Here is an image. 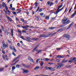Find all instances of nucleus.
<instances>
[{
    "mask_svg": "<svg viewBox=\"0 0 76 76\" xmlns=\"http://www.w3.org/2000/svg\"><path fill=\"white\" fill-rule=\"evenodd\" d=\"M63 31V28H62L59 29V30L58 31Z\"/></svg>",
    "mask_w": 76,
    "mask_h": 76,
    "instance_id": "de8ad7c7",
    "label": "nucleus"
},
{
    "mask_svg": "<svg viewBox=\"0 0 76 76\" xmlns=\"http://www.w3.org/2000/svg\"><path fill=\"white\" fill-rule=\"evenodd\" d=\"M39 69V67L38 66H37L35 68V70H38Z\"/></svg>",
    "mask_w": 76,
    "mask_h": 76,
    "instance_id": "a211bd4d",
    "label": "nucleus"
},
{
    "mask_svg": "<svg viewBox=\"0 0 76 76\" xmlns=\"http://www.w3.org/2000/svg\"><path fill=\"white\" fill-rule=\"evenodd\" d=\"M21 9H21H17V10H18V12H21V10H20Z\"/></svg>",
    "mask_w": 76,
    "mask_h": 76,
    "instance_id": "c9c22d12",
    "label": "nucleus"
},
{
    "mask_svg": "<svg viewBox=\"0 0 76 76\" xmlns=\"http://www.w3.org/2000/svg\"><path fill=\"white\" fill-rule=\"evenodd\" d=\"M12 13L14 15H16V13L15 11H13L12 12Z\"/></svg>",
    "mask_w": 76,
    "mask_h": 76,
    "instance_id": "2f4dec72",
    "label": "nucleus"
},
{
    "mask_svg": "<svg viewBox=\"0 0 76 76\" xmlns=\"http://www.w3.org/2000/svg\"><path fill=\"white\" fill-rule=\"evenodd\" d=\"M40 15L41 16H42V15H44V14L43 13H40Z\"/></svg>",
    "mask_w": 76,
    "mask_h": 76,
    "instance_id": "052dcab7",
    "label": "nucleus"
},
{
    "mask_svg": "<svg viewBox=\"0 0 76 76\" xmlns=\"http://www.w3.org/2000/svg\"><path fill=\"white\" fill-rule=\"evenodd\" d=\"M16 67L17 68V69H18V68H19V67H20V65H17L16 66Z\"/></svg>",
    "mask_w": 76,
    "mask_h": 76,
    "instance_id": "7c9ffc66",
    "label": "nucleus"
},
{
    "mask_svg": "<svg viewBox=\"0 0 76 76\" xmlns=\"http://www.w3.org/2000/svg\"><path fill=\"white\" fill-rule=\"evenodd\" d=\"M5 6H6V4H5V3L3 2L2 3V7H5Z\"/></svg>",
    "mask_w": 76,
    "mask_h": 76,
    "instance_id": "393cba45",
    "label": "nucleus"
},
{
    "mask_svg": "<svg viewBox=\"0 0 76 76\" xmlns=\"http://www.w3.org/2000/svg\"><path fill=\"white\" fill-rule=\"evenodd\" d=\"M65 7V6H64L61 9L59 10V11L60 12V11H61V10H62V9H64V7Z\"/></svg>",
    "mask_w": 76,
    "mask_h": 76,
    "instance_id": "c85d7f7f",
    "label": "nucleus"
},
{
    "mask_svg": "<svg viewBox=\"0 0 76 76\" xmlns=\"http://www.w3.org/2000/svg\"><path fill=\"white\" fill-rule=\"evenodd\" d=\"M67 61H68V60H63L62 61V63H67Z\"/></svg>",
    "mask_w": 76,
    "mask_h": 76,
    "instance_id": "412c9836",
    "label": "nucleus"
},
{
    "mask_svg": "<svg viewBox=\"0 0 76 76\" xmlns=\"http://www.w3.org/2000/svg\"><path fill=\"white\" fill-rule=\"evenodd\" d=\"M1 29L2 31H4V28H3V26H2L1 27Z\"/></svg>",
    "mask_w": 76,
    "mask_h": 76,
    "instance_id": "5fc2aeb1",
    "label": "nucleus"
},
{
    "mask_svg": "<svg viewBox=\"0 0 76 76\" xmlns=\"http://www.w3.org/2000/svg\"><path fill=\"white\" fill-rule=\"evenodd\" d=\"M71 10H72V8H71L69 10V12H71Z\"/></svg>",
    "mask_w": 76,
    "mask_h": 76,
    "instance_id": "338daca9",
    "label": "nucleus"
},
{
    "mask_svg": "<svg viewBox=\"0 0 76 76\" xmlns=\"http://www.w3.org/2000/svg\"><path fill=\"white\" fill-rule=\"evenodd\" d=\"M48 64H50V65H52L53 64V63L51 62H49L48 63Z\"/></svg>",
    "mask_w": 76,
    "mask_h": 76,
    "instance_id": "37998d69",
    "label": "nucleus"
},
{
    "mask_svg": "<svg viewBox=\"0 0 76 76\" xmlns=\"http://www.w3.org/2000/svg\"><path fill=\"white\" fill-rule=\"evenodd\" d=\"M36 51L37 52L36 54H38V53H39L41 51V50H36Z\"/></svg>",
    "mask_w": 76,
    "mask_h": 76,
    "instance_id": "2eb2a0df",
    "label": "nucleus"
},
{
    "mask_svg": "<svg viewBox=\"0 0 76 76\" xmlns=\"http://www.w3.org/2000/svg\"><path fill=\"white\" fill-rule=\"evenodd\" d=\"M25 38H26L25 39V40H26L27 41H29V37L27 36H26L25 37Z\"/></svg>",
    "mask_w": 76,
    "mask_h": 76,
    "instance_id": "4468645a",
    "label": "nucleus"
},
{
    "mask_svg": "<svg viewBox=\"0 0 76 76\" xmlns=\"http://www.w3.org/2000/svg\"><path fill=\"white\" fill-rule=\"evenodd\" d=\"M20 38H22L23 39V40H25V39L23 38V37H22V36H19Z\"/></svg>",
    "mask_w": 76,
    "mask_h": 76,
    "instance_id": "bb28decb",
    "label": "nucleus"
},
{
    "mask_svg": "<svg viewBox=\"0 0 76 76\" xmlns=\"http://www.w3.org/2000/svg\"><path fill=\"white\" fill-rule=\"evenodd\" d=\"M49 17L48 16H47L46 18L45 19L46 20H48L49 19Z\"/></svg>",
    "mask_w": 76,
    "mask_h": 76,
    "instance_id": "f704fd0d",
    "label": "nucleus"
},
{
    "mask_svg": "<svg viewBox=\"0 0 76 76\" xmlns=\"http://www.w3.org/2000/svg\"><path fill=\"white\" fill-rule=\"evenodd\" d=\"M21 66H23V67H28V66H27L24 64H23V63H22L21 64Z\"/></svg>",
    "mask_w": 76,
    "mask_h": 76,
    "instance_id": "6ab92c4d",
    "label": "nucleus"
},
{
    "mask_svg": "<svg viewBox=\"0 0 76 76\" xmlns=\"http://www.w3.org/2000/svg\"><path fill=\"white\" fill-rule=\"evenodd\" d=\"M12 54L14 55V56H16V54H15V53H14V52H13L12 53Z\"/></svg>",
    "mask_w": 76,
    "mask_h": 76,
    "instance_id": "bf43d9fd",
    "label": "nucleus"
},
{
    "mask_svg": "<svg viewBox=\"0 0 76 76\" xmlns=\"http://www.w3.org/2000/svg\"><path fill=\"white\" fill-rule=\"evenodd\" d=\"M75 60H76V57H74L73 58H72L70 60L69 62V63H72L73 61H74Z\"/></svg>",
    "mask_w": 76,
    "mask_h": 76,
    "instance_id": "423d86ee",
    "label": "nucleus"
},
{
    "mask_svg": "<svg viewBox=\"0 0 76 76\" xmlns=\"http://www.w3.org/2000/svg\"><path fill=\"white\" fill-rule=\"evenodd\" d=\"M10 9H12V4H11L10 5Z\"/></svg>",
    "mask_w": 76,
    "mask_h": 76,
    "instance_id": "a18cd8bd",
    "label": "nucleus"
},
{
    "mask_svg": "<svg viewBox=\"0 0 76 76\" xmlns=\"http://www.w3.org/2000/svg\"><path fill=\"white\" fill-rule=\"evenodd\" d=\"M13 49H14V51H15V52H16V50L15 48L14 47L13 48Z\"/></svg>",
    "mask_w": 76,
    "mask_h": 76,
    "instance_id": "3c124183",
    "label": "nucleus"
},
{
    "mask_svg": "<svg viewBox=\"0 0 76 76\" xmlns=\"http://www.w3.org/2000/svg\"><path fill=\"white\" fill-rule=\"evenodd\" d=\"M12 70H14V69H16V68L15 66H13L12 67Z\"/></svg>",
    "mask_w": 76,
    "mask_h": 76,
    "instance_id": "c03bdc74",
    "label": "nucleus"
},
{
    "mask_svg": "<svg viewBox=\"0 0 76 76\" xmlns=\"http://www.w3.org/2000/svg\"><path fill=\"white\" fill-rule=\"evenodd\" d=\"M13 30L12 29H11V36H12V37H13Z\"/></svg>",
    "mask_w": 76,
    "mask_h": 76,
    "instance_id": "4be33fe9",
    "label": "nucleus"
},
{
    "mask_svg": "<svg viewBox=\"0 0 76 76\" xmlns=\"http://www.w3.org/2000/svg\"><path fill=\"white\" fill-rule=\"evenodd\" d=\"M56 58H61V56L60 55H58L56 57Z\"/></svg>",
    "mask_w": 76,
    "mask_h": 76,
    "instance_id": "72a5a7b5",
    "label": "nucleus"
},
{
    "mask_svg": "<svg viewBox=\"0 0 76 76\" xmlns=\"http://www.w3.org/2000/svg\"><path fill=\"white\" fill-rule=\"evenodd\" d=\"M21 21H23V22H25V20H24V19L23 18H21Z\"/></svg>",
    "mask_w": 76,
    "mask_h": 76,
    "instance_id": "58836bf2",
    "label": "nucleus"
},
{
    "mask_svg": "<svg viewBox=\"0 0 76 76\" xmlns=\"http://www.w3.org/2000/svg\"><path fill=\"white\" fill-rule=\"evenodd\" d=\"M4 11L6 15H7V11L5 10H4Z\"/></svg>",
    "mask_w": 76,
    "mask_h": 76,
    "instance_id": "6e6d98bb",
    "label": "nucleus"
},
{
    "mask_svg": "<svg viewBox=\"0 0 76 76\" xmlns=\"http://www.w3.org/2000/svg\"><path fill=\"white\" fill-rule=\"evenodd\" d=\"M20 38H22L23 39V40H25V39L23 38V37H22V36H19Z\"/></svg>",
    "mask_w": 76,
    "mask_h": 76,
    "instance_id": "a878e982",
    "label": "nucleus"
},
{
    "mask_svg": "<svg viewBox=\"0 0 76 76\" xmlns=\"http://www.w3.org/2000/svg\"><path fill=\"white\" fill-rule=\"evenodd\" d=\"M39 7L37 8V10L36 11V12H38V10H39Z\"/></svg>",
    "mask_w": 76,
    "mask_h": 76,
    "instance_id": "09e8293b",
    "label": "nucleus"
},
{
    "mask_svg": "<svg viewBox=\"0 0 76 76\" xmlns=\"http://www.w3.org/2000/svg\"><path fill=\"white\" fill-rule=\"evenodd\" d=\"M56 33H57V32H56L54 33H51H51L50 32L48 33V37H51V36H53V35H54L56 34Z\"/></svg>",
    "mask_w": 76,
    "mask_h": 76,
    "instance_id": "20e7f679",
    "label": "nucleus"
},
{
    "mask_svg": "<svg viewBox=\"0 0 76 76\" xmlns=\"http://www.w3.org/2000/svg\"><path fill=\"white\" fill-rule=\"evenodd\" d=\"M63 37H65V38H70V36L69 35H65L63 36Z\"/></svg>",
    "mask_w": 76,
    "mask_h": 76,
    "instance_id": "39448f33",
    "label": "nucleus"
},
{
    "mask_svg": "<svg viewBox=\"0 0 76 76\" xmlns=\"http://www.w3.org/2000/svg\"><path fill=\"white\" fill-rule=\"evenodd\" d=\"M9 48H10V49H11V50H13V48H12V46H10L9 47Z\"/></svg>",
    "mask_w": 76,
    "mask_h": 76,
    "instance_id": "8fccbe9b",
    "label": "nucleus"
},
{
    "mask_svg": "<svg viewBox=\"0 0 76 76\" xmlns=\"http://www.w3.org/2000/svg\"><path fill=\"white\" fill-rule=\"evenodd\" d=\"M58 65H59V66H60L61 67V66H64V64H63V62L59 63V64H58Z\"/></svg>",
    "mask_w": 76,
    "mask_h": 76,
    "instance_id": "9d476101",
    "label": "nucleus"
},
{
    "mask_svg": "<svg viewBox=\"0 0 76 76\" xmlns=\"http://www.w3.org/2000/svg\"><path fill=\"white\" fill-rule=\"evenodd\" d=\"M33 40H34V41H37V40L38 39V38L35 39V38H33Z\"/></svg>",
    "mask_w": 76,
    "mask_h": 76,
    "instance_id": "e433bc0d",
    "label": "nucleus"
},
{
    "mask_svg": "<svg viewBox=\"0 0 76 76\" xmlns=\"http://www.w3.org/2000/svg\"><path fill=\"white\" fill-rule=\"evenodd\" d=\"M64 56H61V58H64Z\"/></svg>",
    "mask_w": 76,
    "mask_h": 76,
    "instance_id": "774afa93",
    "label": "nucleus"
},
{
    "mask_svg": "<svg viewBox=\"0 0 76 76\" xmlns=\"http://www.w3.org/2000/svg\"><path fill=\"white\" fill-rule=\"evenodd\" d=\"M53 4H54V3H51L50 5V6H51Z\"/></svg>",
    "mask_w": 76,
    "mask_h": 76,
    "instance_id": "864d4df0",
    "label": "nucleus"
},
{
    "mask_svg": "<svg viewBox=\"0 0 76 76\" xmlns=\"http://www.w3.org/2000/svg\"><path fill=\"white\" fill-rule=\"evenodd\" d=\"M45 67V69H46L47 70H48V69H49V67H48L47 66H46Z\"/></svg>",
    "mask_w": 76,
    "mask_h": 76,
    "instance_id": "4c0bfd02",
    "label": "nucleus"
},
{
    "mask_svg": "<svg viewBox=\"0 0 76 76\" xmlns=\"http://www.w3.org/2000/svg\"><path fill=\"white\" fill-rule=\"evenodd\" d=\"M68 19V18H66V17H65L64 18H63V20H62V23L64 24H65V25H67V24H68L70 22V20Z\"/></svg>",
    "mask_w": 76,
    "mask_h": 76,
    "instance_id": "f257e3e1",
    "label": "nucleus"
},
{
    "mask_svg": "<svg viewBox=\"0 0 76 76\" xmlns=\"http://www.w3.org/2000/svg\"><path fill=\"white\" fill-rule=\"evenodd\" d=\"M23 73H26L28 72V71L25 69H23Z\"/></svg>",
    "mask_w": 76,
    "mask_h": 76,
    "instance_id": "f3484780",
    "label": "nucleus"
},
{
    "mask_svg": "<svg viewBox=\"0 0 76 76\" xmlns=\"http://www.w3.org/2000/svg\"><path fill=\"white\" fill-rule=\"evenodd\" d=\"M47 38L48 37V34H45L40 35V36H39V38Z\"/></svg>",
    "mask_w": 76,
    "mask_h": 76,
    "instance_id": "f03ea898",
    "label": "nucleus"
},
{
    "mask_svg": "<svg viewBox=\"0 0 76 76\" xmlns=\"http://www.w3.org/2000/svg\"><path fill=\"white\" fill-rule=\"evenodd\" d=\"M12 10H15V8H12Z\"/></svg>",
    "mask_w": 76,
    "mask_h": 76,
    "instance_id": "680f3d73",
    "label": "nucleus"
},
{
    "mask_svg": "<svg viewBox=\"0 0 76 76\" xmlns=\"http://www.w3.org/2000/svg\"><path fill=\"white\" fill-rule=\"evenodd\" d=\"M2 53H3V54H5V52L3 50H2Z\"/></svg>",
    "mask_w": 76,
    "mask_h": 76,
    "instance_id": "603ef678",
    "label": "nucleus"
},
{
    "mask_svg": "<svg viewBox=\"0 0 76 76\" xmlns=\"http://www.w3.org/2000/svg\"><path fill=\"white\" fill-rule=\"evenodd\" d=\"M60 12V11L59 10V9L58 8L56 11V12H57V13H58V12Z\"/></svg>",
    "mask_w": 76,
    "mask_h": 76,
    "instance_id": "49530a36",
    "label": "nucleus"
},
{
    "mask_svg": "<svg viewBox=\"0 0 76 76\" xmlns=\"http://www.w3.org/2000/svg\"><path fill=\"white\" fill-rule=\"evenodd\" d=\"M7 41L10 43L11 42V41H10V40H7Z\"/></svg>",
    "mask_w": 76,
    "mask_h": 76,
    "instance_id": "e2e57ef3",
    "label": "nucleus"
},
{
    "mask_svg": "<svg viewBox=\"0 0 76 76\" xmlns=\"http://www.w3.org/2000/svg\"><path fill=\"white\" fill-rule=\"evenodd\" d=\"M73 24V23H71L69 26L67 28V29H69L71 26H72V25Z\"/></svg>",
    "mask_w": 76,
    "mask_h": 76,
    "instance_id": "f8f14e48",
    "label": "nucleus"
},
{
    "mask_svg": "<svg viewBox=\"0 0 76 76\" xmlns=\"http://www.w3.org/2000/svg\"><path fill=\"white\" fill-rule=\"evenodd\" d=\"M45 60H46V61H49V60H50V59L48 58H45Z\"/></svg>",
    "mask_w": 76,
    "mask_h": 76,
    "instance_id": "a19ab883",
    "label": "nucleus"
},
{
    "mask_svg": "<svg viewBox=\"0 0 76 76\" xmlns=\"http://www.w3.org/2000/svg\"><path fill=\"white\" fill-rule=\"evenodd\" d=\"M55 27H50L49 28V29H55Z\"/></svg>",
    "mask_w": 76,
    "mask_h": 76,
    "instance_id": "473e14b6",
    "label": "nucleus"
},
{
    "mask_svg": "<svg viewBox=\"0 0 76 76\" xmlns=\"http://www.w3.org/2000/svg\"><path fill=\"white\" fill-rule=\"evenodd\" d=\"M2 44L4 46V47H5V48H7V47H8V44H5L4 43V41H2Z\"/></svg>",
    "mask_w": 76,
    "mask_h": 76,
    "instance_id": "7ed1b4c3",
    "label": "nucleus"
},
{
    "mask_svg": "<svg viewBox=\"0 0 76 76\" xmlns=\"http://www.w3.org/2000/svg\"><path fill=\"white\" fill-rule=\"evenodd\" d=\"M20 55H19V56H17V57H16V58L18 59L19 58V57H20Z\"/></svg>",
    "mask_w": 76,
    "mask_h": 76,
    "instance_id": "13d9d810",
    "label": "nucleus"
},
{
    "mask_svg": "<svg viewBox=\"0 0 76 76\" xmlns=\"http://www.w3.org/2000/svg\"><path fill=\"white\" fill-rule=\"evenodd\" d=\"M61 67V66H55V68H56L57 69H60Z\"/></svg>",
    "mask_w": 76,
    "mask_h": 76,
    "instance_id": "dca6fc26",
    "label": "nucleus"
},
{
    "mask_svg": "<svg viewBox=\"0 0 76 76\" xmlns=\"http://www.w3.org/2000/svg\"><path fill=\"white\" fill-rule=\"evenodd\" d=\"M29 60L31 62H33V63H34V60H33V59H32V58H31L30 57H29Z\"/></svg>",
    "mask_w": 76,
    "mask_h": 76,
    "instance_id": "9b49d317",
    "label": "nucleus"
},
{
    "mask_svg": "<svg viewBox=\"0 0 76 76\" xmlns=\"http://www.w3.org/2000/svg\"><path fill=\"white\" fill-rule=\"evenodd\" d=\"M49 70H51L52 71H54V68H51L49 67Z\"/></svg>",
    "mask_w": 76,
    "mask_h": 76,
    "instance_id": "aec40b11",
    "label": "nucleus"
},
{
    "mask_svg": "<svg viewBox=\"0 0 76 76\" xmlns=\"http://www.w3.org/2000/svg\"><path fill=\"white\" fill-rule=\"evenodd\" d=\"M21 27L23 28V29H25L26 28H27L29 27V26L28 25H26L25 26H21Z\"/></svg>",
    "mask_w": 76,
    "mask_h": 76,
    "instance_id": "ddd939ff",
    "label": "nucleus"
},
{
    "mask_svg": "<svg viewBox=\"0 0 76 76\" xmlns=\"http://www.w3.org/2000/svg\"><path fill=\"white\" fill-rule=\"evenodd\" d=\"M76 11H75L74 13L71 15V18H72L74 16L76 15Z\"/></svg>",
    "mask_w": 76,
    "mask_h": 76,
    "instance_id": "6e6552de",
    "label": "nucleus"
},
{
    "mask_svg": "<svg viewBox=\"0 0 76 76\" xmlns=\"http://www.w3.org/2000/svg\"><path fill=\"white\" fill-rule=\"evenodd\" d=\"M22 32L23 33H26V31H24V30H23L22 31Z\"/></svg>",
    "mask_w": 76,
    "mask_h": 76,
    "instance_id": "69168bd1",
    "label": "nucleus"
},
{
    "mask_svg": "<svg viewBox=\"0 0 76 76\" xmlns=\"http://www.w3.org/2000/svg\"><path fill=\"white\" fill-rule=\"evenodd\" d=\"M17 58H15L12 61V62H14V61H16V60H17Z\"/></svg>",
    "mask_w": 76,
    "mask_h": 76,
    "instance_id": "c756f323",
    "label": "nucleus"
},
{
    "mask_svg": "<svg viewBox=\"0 0 76 76\" xmlns=\"http://www.w3.org/2000/svg\"><path fill=\"white\" fill-rule=\"evenodd\" d=\"M62 6H63V5L62 4H61V5L60 6H59L58 7V9H60V8H61V7H62Z\"/></svg>",
    "mask_w": 76,
    "mask_h": 76,
    "instance_id": "cd10ccee",
    "label": "nucleus"
},
{
    "mask_svg": "<svg viewBox=\"0 0 76 76\" xmlns=\"http://www.w3.org/2000/svg\"><path fill=\"white\" fill-rule=\"evenodd\" d=\"M42 9H40L39 11V12H42Z\"/></svg>",
    "mask_w": 76,
    "mask_h": 76,
    "instance_id": "0e129e2a",
    "label": "nucleus"
},
{
    "mask_svg": "<svg viewBox=\"0 0 76 76\" xmlns=\"http://www.w3.org/2000/svg\"><path fill=\"white\" fill-rule=\"evenodd\" d=\"M6 17L8 19L10 20V22H12V19L10 18L9 17H8V16L7 15L6 16Z\"/></svg>",
    "mask_w": 76,
    "mask_h": 76,
    "instance_id": "0eeeda50",
    "label": "nucleus"
},
{
    "mask_svg": "<svg viewBox=\"0 0 76 76\" xmlns=\"http://www.w3.org/2000/svg\"><path fill=\"white\" fill-rule=\"evenodd\" d=\"M38 6V5H35V7H34V9H36Z\"/></svg>",
    "mask_w": 76,
    "mask_h": 76,
    "instance_id": "4d7b16f0",
    "label": "nucleus"
},
{
    "mask_svg": "<svg viewBox=\"0 0 76 76\" xmlns=\"http://www.w3.org/2000/svg\"><path fill=\"white\" fill-rule=\"evenodd\" d=\"M56 61H57V62H60V60H59V59H56Z\"/></svg>",
    "mask_w": 76,
    "mask_h": 76,
    "instance_id": "79ce46f5",
    "label": "nucleus"
},
{
    "mask_svg": "<svg viewBox=\"0 0 76 76\" xmlns=\"http://www.w3.org/2000/svg\"><path fill=\"white\" fill-rule=\"evenodd\" d=\"M4 70V68H0V72L3 71Z\"/></svg>",
    "mask_w": 76,
    "mask_h": 76,
    "instance_id": "5701e85b",
    "label": "nucleus"
},
{
    "mask_svg": "<svg viewBox=\"0 0 76 76\" xmlns=\"http://www.w3.org/2000/svg\"><path fill=\"white\" fill-rule=\"evenodd\" d=\"M40 60V58H39V59H38L36 61V63H38V62Z\"/></svg>",
    "mask_w": 76,
    "mask_h": 76,
    "instance_id": "ea45409f",
    "label": "nucleus"
},
{
    "mask_svg": "<svg viewBox=\"0 0 76 76\" xmlns=\"http://www.w3.org/2000/svg\"><path fill=\"white\" fill-rule=\"evenodd\" d=\"M39 45V44L37 45L36 46V47H35L34 48L33 50H32V51L34 52V51H35V50L37 49V48H38V47Z\"/></svg>",
    "mask_w": 76,
    "mask_h": 76,
    "instance_id": "1a4fd4ad",
    "label": "nucleus"
},
{
    "mask_svg": "<svg viewBox=\"0 0 76 76\" xmlns=\"http://www.w3.org/2000/svg\"><path fill=\"white\" fill-rule=\"evenodd\" d=\"M43 64H44V62L42 61H41L40 62V66H42L43 65Z\"/></svg>",
    "mask_w": 76,
    "mask_h": 76,
    "instance_id": "b1692460",
    "label": "nucleus"
}]
</instances>
